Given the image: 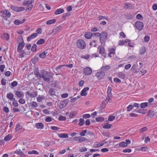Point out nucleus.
Listing matches in <instances>:
<instances>
[{
	"instance_id": "f257e3e1",
	"label": "nucleus",
	"mask_w": 157,
	"mask_h": 157,
	"mask_svg": "<svg viewBox=\"0 0 157 157\" xmlns=\"http://www.w3.org/2000/svg\"><path fill=\"white\" fill-rule=\"evenodd\" d=\"M34 74L38 79H39L42 78L43 80L47 82H49L50 79L52 78L53 76L51 73L44 70L41 71L40 73L37 68H35Z\"/></svg>"
},
{
	"instance_id": "f03ea898",
	"label": "nucleus",
	"mask_w": 157,
	"mask_h": 157,
	"mask_svg": "<svg viewBox=\"0 0 157 157\" xmlns=\"http://www.w3.org/2000/svg\"><path fill=\"white\" fill-rule=\"evenodd\" d=\"M17 42L19 44L17 47V51H19L20 50H22L25 45L22 36H20L18 38Z\"/></svg>"
},
{
	"instance_id": "7ed1b4c3",
	"label": "nucleus",
	"mask_w": 157,
	"mask_h": 157,
	"mask_svg": "<svg viewBox=\"0 0 157 157\" xmlns=\"http://www.w3.org/2000/svg\"><path fill=\"white\" fill-rule=\"evenodd\" d=\"M77 46L79 48L83 49L86 47V44L85 41L82 39H79L76 42Z\"/></svg>"
},
{
	"instance_id": "20e7f679",
	"label": "nucleus",
	"mask_w": 157,
	"mask_h": 157,
	"mask_svg": "<svg viewBox=\"0 0 157 157\" xmlns=\"http://www.w3.org/2000/svg\"><path fill=\"white\" fill-rule=\"evenodd\" d=\"M107 34L105 32H102L100 37V41L101 44L104 43L107 40Z\"/></svg>"
},
{
	"instance_id": "39448f33",
	"label": "nucleus",
	"mask_w": 157,
	"mask_h": 157,
	"mask_svg": "<svg viewBox=\"0 0 157 157\" xmlns=\"http://www.w3.org/2000/svg\"><path fill=\"white\" fill-rule=\"evenodd\" d=\"M10 9L13 11L16 12H20L24 11L25 8L23 7H18L15 6L11 5Z\"/></svg>"
},
{
	"instance_id": "423d86ee",
	"label": "nucleus",
	"mask_w": 157,
	"mask_h": 157,
	"mask_svg": "<svg viewBox=\"0 0 157 157\" xmlns=\"http://www.w3.org/2000/svg\"><path fill=\"white\" fill-rule=\"evenodd\" d=\"M0 13H2L3 14V17L6 21H7V18L9 17L11 15L10 11L6 10H2Z\"/></svg>"
},
{
	"instance_id": "0eeeda50",
	"label": "nucleus",
	"mask_w": 157,
	"mask_h": 157,
	"mask_svg": "<svg viewBox=\"0 0 157 157\" xmlns=\"http://www.w3.org/2000/svg\"><path fill=\"white\" fill-rule=\"evenodd\" d=\"M135 25L138 30L141 31L143 28L144 24L141 22L137 21L135 23Z\"/></svg>"
},
{
	"instance_id": "6e6552de",
	"label": "nucleus",
	"mask_w": 157,
	"mask_h": 157,
	"mask_svg": "<svg viewBox=\"0 0 157 157\" xmlns=\"http://www.w3.org/2000/svg\"><path fill=\"white\" fill-rule=\"evenodd\" d=\"M105 76V72L102 71L98 72L95 74V76L97 77V78L99 80L102 79Z\"/></svg>"
},
{
	"instance_id": "1a4fd4ad",
	"label": "nucleus",
	"mask_w": 157,
	"mask_h": 157,
	"mask_svg": "<svg viewBox=\"0 0 157 157\" xmlns=\"http://www.w3.org/2000/svg\"><path fill=\"white\" fill-rule=\"evenodd\" d=\"M83 73L85 75H88L92 73V70L89 67H86L83 69Z\"/></svg>"
},
{
	"instance_id": "9d476101",
	"label": "nucleus",
	"mask_w": 157,
	"mask_h": 157,
	"mask_svg": "<svg viewBox=\"0 0 157 157\" xmlns=\"http://www.w3.org/2000/svg\"><path fill=\"white\" fill-rule=\"evenodd\" d=\"M62 29L61 26H55L52 30V33L56 34L57 33L60 32Z\"/></svg>"
},
{
	"instance_id": "9b49d317",
	"label": "nucleus",
	"mask_w": 157,
	"mask_h": 157,
	"mask_svg": "<svg viewBox=\"0 0 157 157\" xmlns=\"http://www.w3.org/2000/svg\"><path fill=\"white\" fill-rule=\"evenodd\" d=\"M157 112H155V111L150 110L148 112L147 115L148 116L151 118H153L154 116L156 115Z\"/></svg>"
},
{
	"instance_id": "f8f14e48",
	"label": "nucleus",
	"mask_w": 157,
	"mask_h": 157,
	"mask_svg": "<svg viewBox=\"0 0 157 157\" xmlns=\"http://www.w3.org/2000/svg\"><path fill=\"white\" fill-rule=\"evenodd\" d=\"M68 102L69 100L68 99H65L63 101H60V105L62 106V108H60L62 109L65 107L68 103Z\"/></svg>"
},
{
	"instance_id": "ddd939ff",
	"label": "nucleus",
	"mask_w": 157,
	"mask_h": 157,
	"mask_svg": "<svg viewBox=\"0 0 157 157\" xmlns=\"http://www.w3.org/2000/svg\"><path fill=\"white\" fill-rule=\"evenodd\" d=\"M89 90V88L88 87H86L84 88L83 90L81 91L80 93V95L82 96H85L87 94V93L86 92L87 91Z\"/></svg>"
},
{
	"instance_id": "4468645a",
	"label": "nucleus",
	"mask_w": 157,
	"mask_h": 157,
	"mask_svg": "<svg viewBox=\"0 0 157 157\" xmlns=\"http://www.w3.org/2000/svg\"><path fill=\"white\" fill-rule=\"evenodd\" d=\"M15 94L18 98H22L24 96V93L22 91H16L15 92Z\"/></svg>"
},
{
	"instance_id": "2eb2a0df",
	"label": "nucleus",
	"mask_w": 157,
	"mask_h": 157,
	"mask_svg": "<svg viewBox=\"0 0 157 157\" xmlns=\"http://www.w3.org/2000/svg\"><path fill=\"white\" fill-rule=\"evenodd\" d=\"M38 36L37 33H34L32 34L30 36L27 38V40L28 42L30 41L32 39Z\"/></svg>"
},
{
	"instance_id": "dca6fc26",
	"label": "nucleus",
	"mask_w": 157,
	"mask_h": 157,
	"mask_svg": "<svg viewBox=\"0 0 157 157\" xmlns=\"http://www.w3.org/2000/svg\"><path fill=\"white\" fill-rule=\"evenodd\" d=\"M34 0H25L23 3V4L24 6H26L32 4L34 2Z\"/></svg>"
},
{
	"instance_id": "f3484780",
	"label": "nucleus",
	"mask_w": 157,
	"mask_h": 157,
	"mask_svg": "<svg viewBox=\"0 0 157 157\" xmlns=\"http://www.w3.org/2000/svg\"><path fill=\"white\" fill-rule=\"evenodd\" d=\"M7 98L9 99L11 101H13L15 99V98H13L14 95L11 93H9L7 94Z\"/></svg>"
},
{
	"instance_id": "a211bd4d",
	"label": "nucleus",
	"mask_w": 157,
	"mask_h": 157,
	"mask_svg": "<svg viewBox=\"0 0 157 157\" xmlns=\"http://www.w3.org/2000/svg\"><path fill=\"white\" fill-rule=\"evenodd\" d=\"M36 126L38 129H42L44 128V125L42 123H38L36 124Z\"/></svg>"
},
{
	"instance_id": "6ab92c4d",
	"label": "nucleus",
	"mask_w": 157,
	"mask_h": 157,
	"mask_svg": "<svg viewBox=\"0 0 157 157\" xmlns=\"http://www.w3.org/2000/svg\"><path fill=\"white\" fill-rule=\"evenodd\" d=\"M93 34L90 32H87L85 34V37L87 39H90L92 37Z\"/></svg>"
},
{
	"instance_id": "aec40b11",
	"label": "nucleus",
	"mask_w": 157,
	"mask_h": 157,
	"mask_svg": "<svg viewBox=\"0 0 157 157\" xmlns=\"http://www.w3.org/2000/svg\"><path fill=\"white\" fill-rule=\"evenodd\" d=\"M48 93L50 95L52 96L56 95V92L54 88H51L49 90Z\"/></svg>"
},
{
	"instance_id": "412c9836",
	"label": "nucleus",
	"mask_w": 157,
	"mask_h": 157,
	"mask_svg": "<svg viewBox=\"0 0 157 157\" xmlns=\"http://www.w3.org/2000/svg\"><path fill=\"white\" fill-rule=\"evenodd\" d=\"M124 8L126 9H129L131 10L133 8V6L131 3H127L124 6Z\"/></svg>"
},
{
	"instance_id": "4be33fe9",
	"label": "nucleus",
	"mask_w": 157,
	"mask_h": 157,
	"mask_svg": "<svg viewBox=\"0 0 157 157\" xmlns=\"http://www.w3.org/2000/svg\"><path fill=\"white\" fill-rule=\"evenodd\" d=\"M48 52L46 50L45 51L39 55V56L40 58L42 59L44 58L46 56V54H47Z\"/></svg>"
},
{
	"instance_id": "5701e85b",
	"label": "nucleus",
	"mask_w": 157,
	"mask_h": 157,
	"mask_svg": "<svg viewBox=\"0 0 157 157\" xmlns=\"http://www.w3.org/2000/svg\"><path fill=\"white\" fill-rule=\"evenodd\" d=\"M64 10L62 9H59L55 12L54 13L56 15L59 14L63 13L64 12Z\"/></svg>"
},
{
	"instance_id": "b1692460",
	"label": "nucleus",
	"mask_w": 157,
	"mask_h": 157,
	"mask_svg": "<svg viewBox=\"0 0 157 157\" xmlns=\"http://www.w3.org/2000/svg\"><path fill=\"white\" fill-rule=\"evenodd\" d=\"M58 136L61 138H67L68 137V135L67 133H61L58 134Z\"/></svg>"
},
{
	"instance_id": "393cba45",
	"label": "nucleus",
	"mask_w": 157,
	"mask_h": 157,
	"mask_svg": "<svg viewBox=\"0 0 157 157\" xmlns=\"http://www.w3.org/2000/svg\"><path fill=\"white\" fill-rule=\"evenodd\" d=\"M146 50L145 47H142L140 51V55H143L145 53Z\"/></svg>"
},
{
	"instance_id": "a878e982",
	"label": "nucleus",
	"mask_w": 157,
	"mask_h": 157,
	"mask_svg": "<svg viewBox=\"0 0 157 157\" xmlns=\"http://www.w3.org/2000/svg\"><path fill=\"white\" fill-rule=\"evenodd\" d=\"M110 68V66L109 65H106L105 66H103L101 68V69L103 71H106L109 69Z\"/></svg>"
},
{
	"instance_id": "bb28decb",
	"label": "nucleus",
	"mask_w": 157,
	"mask_h": 157,
	"mask_svg": "<svg viewBox=\"0 0 157 157\" xmlns=\"http://www.w3.org/2000/svg\"><path fill=\"white\" fill-rule=\"evenodd\" d=\"M109 97L108 95L107 97L106 98V99H105L102 102V104L103 105H104V106H105L108 103V102L109 101Z\"/></svg>"
},
{
	"instance_id": "cd10ccee",
	"label": "nucleus",
	"mask_w": 157,
	"mask_h": 157,
	"mask_svg": "<svg viewBox=\"0 0 157 157\" xmlns=\"http://www.w3.org/2000/svg\"><path fill=\"white\" fill-rule=\"evenodd\" d=\"M39 59L38 56H36L34 58L32 59V63L34 64L38 62Z\"/></svg>"
},
{
	"instance_id": "c85d7f7f",
	"label": "nucleus",
	"mask_w": 157,
	"mask_h": 157,
	"mask_svg": "<svg viewBox=\"0 0 157 157\" xmlns=\"http://www.w3.org/2000/svg\"><path fill=\"white\" fill-rule=\"evenodd\" d=\"M100 49L99 52L101 54H103L105 53V48L104 47L99 46L98 48Z\"/></svg>"
},
{
	"instance_id": "c756f323",
	"label": "nucleus",
	"mask_w": 157,
	"mask_h": 157,
	"mask_svg": "<svg viewBox=\"0 0 157 157\" xmlns=\"http://www.w3.org/2000/svg\"><path fill=\"white\" fill-rule=\"evenodd\" d=\"M56 21L55 19H52L48 20L46 22V24L47 25H51L52 24L54 23Z\"/></svg>"
},
{
	"instance_id": "7c9ffc66",
	"label": "nucleus",
	"mask_w": 157,
	"mask_h": 157,
	"mask_svg": "<svg viewBox=\"0 0 157 157\" xmlns=\"http://www.w3.org/2000/svg\"><path fill=\"white\" fill-rule=\"evenodd\" d=\"M45 42V41L43 39H41L38 40L36 43V44L37 45H40L44 43Z\"/></svg>"
},
{
	"instance_id": "2f4dec72",
	"label": "nucleus",
	"mask_w": 157,
	"mask_h": 157,
	"mask_svg": "<svg viewBox=\"0 0 157 157\" xmlns=\"http://www.w3.org/2000/svg\"><path fill=\"white\" fill-rule=\"evenodd\" d=\"M117 76L119 78L122 79H124L125 78V76L124 74L122 72H119Z\"/></svg>"
},
{
	"instance_id": "473e14b6",
	"label": "nucleus",
	"mask_w": 157,
	"mask_h": 157,
	"mask_svg": "<svg viewBox=\"0 0 157 157\" xmlns=\"http://www.w3.org/2000/svg\"><path fill=\"white\" fill-rule=\"evenodd\" d=\"M136 111L137 110H136ZM136 112L144 114L147 113V110L144 109H140L138 110H137V111H136Z\"/></svg>"
},
{
	"instance_id": "72a5a7b5",
	"label": "nucleus",
	"mask_w": 157,
	"mask_h": 157,
	"mask_svg": "<svg viewBox=\"0 0 157 157\" xmlns=\"http://www.w3.org/2000/svg\"><path fill=\"white\" fill-rule=\"evenodd\" d=\"M20 53L19 56L21 58H23L24 57V55L25 53V51L23 50H20L19 51H18Z\"/></svg>"
},
{
	"instance_id": "f704fd0d",
	"label": "nucleus",
	"mask_w": 157,
	"mask_h": 157,
	"mask_svg": "<svg viewBox=\"0 0 157 157\" xmlns=\"http://www.w3.org/2000/svg\"><path fill=\"white\" fill-rule=\"evenodd\" d=\"M37 50V46L36 44H34L31 48V51L33 52H36Z\"/></svg>"
},
{
	"instance_id": "c9c22d12",
	"label": "nucleus",
	"mask_w": 157,
	"mask_h": 157,
	"mask_svg": "<svg viewBox=\"0 0 157 157\" xmlns=\"http://www.w3.org/2000/svg\"><path fill=\"white\" fill-rule=\"evenodd\" d=\"M148 106L147 102H144L141 103L140 105V107L142 108H145Z\"/></svg>"
},
{
	"instance_id": "e433bc0d",
	"label": "nucleus",
	"mask_w": 157,
	"mask_h": 157,
	"mask_svg": "<svg viewBox=\"0 0 157 157\" xmlns=\"http://www.w3.org/2000/svg\"><path fill=\"white\" fill-rule=\"evenodd\" d=\"M147 130V127H144L141 128L139 130V132L140 133H142L144 132Z\"/></svg>"
},
{
	"instance_id": "4c0bfd02",
	"label": "nucleus",
	"mask_w": 157,
	"mask_h": 157,
	"mask_svg": "<svg viewBox=\"0 0 157 157\" xmlns=\"http://www.w3.org/2000/svg\"><path fill=\"white\" fill-rule=\"evenodd\" d=\"M3 36L7 40H8L9 39L10 36L8 33H3Z\"/></svg>"
},
{
	"instance_id": "58836bf2",
	"label": "nucleus",
	"mask_w": 157,
	"mask_h": 157,
	"mask_svg": "<svg viewBox=\"0 0 157 157\" xmlns=\"http://www.w3.org/2000/svg\"><path fill=\"white\" fill-rule=\"evenodd\" d=\"M18 83L16 81H14L11 83V88H13L16 86L17 85Z\"/></svg>"
},
{
	"instance_id": "ea45409f",
	"label": "nucleus",
	"mask_w": 157,
	"mask_h": 157,
	"mask_svg": "<svg viewBox=\"0 0 157 157\" xmlns=\"http://www.w3.org/2000/svg\"><path fill=\"white\" fill-rule=\"evenodd\" d=\"M112 125V124H105L103 126V128L105 129H108L111 128Z\"/></svg>"
},
{
	"instance_id": "a19ab883",
	"label": "nucleus",
	"mask_w": 157,
	"mask_h": 157,
	"mask_svg": "<svg viewBox=\"0 0 157 157\" xmlns=\"http://www.w3.org/2000/svg\"><path fill=\"white\" fill-rule=\"evenodd\" d=\"M28 153L29 154H34L36 155H38L39 153L36 151L35 150H32V151H29L28 152Z\"/></svg>"
},
{
	"instance_id": "79ce46f5",
	"label": "nucleus",
	"mask_w": 157,
	"mask_h": 157,
	"mask_svg": "<svg viewBox=\"0 0 157 157\" xmlns=\"http://www.w3.org/2000/svg\"><path fill=\"white\" fill-rule=\"evenodd\" d=\"M80 122L78 123L79 126H82L84 124V120L83 118H80L79 120Z\"/></svg>"
},
{
	"instance_id": "37998d69",
	"label": "nucleus",
	"mask_w": 157,
	"mask_h": 157,
	"mask_svg": "<svg viewBox=\"0 0 157 157\" xmlns=\"http://www.w3.org/2000/svg\"><path fill=\"white\" fill-rule=\"evenodd\" d=\"M87 140V139L85 137H80H80L79 138V139H78V141L80 143H81V142L85 141Z\"/></svg>"
},
{
	"instance_id": "c03bdc74",
	"label": "nucleus",
	"mask_w": 157,
	"mask_h": 157,
	"mask_svg": "<svg viewBox=\"0 0 157 157\" xmlns=\"http://www.w3.org/2000/svg\"><path fill=\"white\" fill-rule=\"evenodd\" d=\"M11 139L10 135H8L6 136L4 138V140L5 141H7L11 140Z\"/></svg>"
},
{
	"instance_id": "a18cd8bd",
	"label": "nucleus",
	"mask_w": 157,
	"mask_h": 157,
	"mask_svg": "<svg viewBox=\"0 0 157 157\" xmlns=\"http://www.w3.org/2000/svg\"><path fill=\"white\" fill-rule=\"evenodd\" d=\"M119 146L122 147H126L127 146L126 142H121L119 145Z\"/></svg>"
},
{
	"instance_id": "49530a36",
	"label": "nucleus",
	"mask_w": 157,
	"mask_h": 157,
	"mask_svg": "<svg viewBox=\"0 0 157 157\" xmlns=\"http://www.w3.org/2000/svg\"><path fill=\"white\" fill-rule=\"evenodd\" d=\"M96 121L98 122H101L104 120V118L103 117H101L96 118Z\"/></svg>"
},
{
	"instance_id": "de8ad7c7",
	"label": "nucleus",
	"mask_w": 157,
	"mask_h": 157,
	"mask_svg": "<svg viewBox=\"0 0 157 157\" xmlns=\"http://www.w3.org/2000/svg\"><path fill=\"white\" fill-rule=\"evenodd\" d=\"M13 101L12 103L13 105L15 107H17L18 106L17 101L15 99L14 100H13Z\"/></svg>"
},
{
	"instance_id": "09e8293b",
	"label": "nucleus",
	"mask_w": 157,
	"mask_h": 157,
	"mask_svg": "<svg viewBox=\"0 0 157 157\" xmlns=\"http://www.w3.org/2000/svg\"><path fill=\"white\" fill-rule=\"evenodd\" d=\"M14 23L16 25H19L20 24H22L21 21L19 20H15L14 21Z\"/></svg>"
},
{
	"instance_id": "8fccbe9b",
	"label": "nucleus",
	"mask_w": 157,
	"mask_h": 157,
	"mask_svg": "<svg viewBox=\"0 0 157 157\" xmlns=\"http://www.w3.org/2000/svg\"><path fill=\"white\" fill-rule=\"evenodd\" d=\"M115 116L112 115H110L108 117V120L109 121H112L115 119Z\"/></svg>"
},
{
	"instance_id": "3c124183",
	"label": "nucleus",
	"mask_w": 157,
	"mask_h": 157,
	"mask_svg": "<svg viewBox=\"0 0 157 157\" xmlns=\"http://www.w3.org/2000/svg\"><path fill=\"white\" fill-rule=\"evenodd\" d=\"M19 100V102L21 104H24L25 103V99L22 98H20Z\"/></svg>"
},
{
	"instance_id": "603ef678",
	"label": "nucleus",
	"mask_w": 157,
	"mask_h": 157,
	"mask_svg": "<svg viewBox=\"0 0 157 157\" xmlns=\"http://www.w3.org/2000/svg\"><path fill=\"white\" fill-rule=\"evenodd\" d=\"M133 108V106L132 105H129L127 108V111H129L132 110Z\"/></svg>"
},
{
	"instance_id": "864d4df0",
	"label": "nucleus",
	"mask_w": 157,
	"mask_h": 157,
	"mask_svg": "<svg viewBox=\"0 0 157 157\" xmlns=\"http://www.w3.org/2000/svg\"><path fill=\"white\" fill-rule=\"evenodd\" d=\"M21 129V125L19 124H17L15 128V130L16 131H19V130Z\"/></svg>"
},
{
	"instance_id": "5fc2aeb1",
	"label": "nucleus",
	"mask_w": 157,
	"mask_h": 157,
	"mask_svg": "<svg viewBox=\"0 0 157 157\" xmlns=\"http://www.w3.org/2000/svg\"><path fill=\"white\" fill-rule=\"evenodd\" d=\"M87 132V130H85L81 131V132L80 133V134L81 136H85V134Z\"/></svg>"
},
{
	"instance_id": "6e6d98bb",
	"label": "nucleus",
	"mask_w": 157,
	"mask_h": 157,
	"mask_svg": "<svg viewBox=\"0 0 157 157\" xmlns=\"http://www.w3.org/2000/svg\"><path fill=\"white\" fill-rule=\"evenodd\" d=\"M70 14L69 13H65L63 14L62 16V18H65L67 17H69L70 15Z\"/></svg>"
},
{
	"instance_id": "4d7b16f0",
	"label": "nucleus",
	"mask_w": 157,
	"mask_h": 157,
	"mask_svg": "<svg viewBox=\"0 0 157 157\" xmlns=\"http://www.w3.org/2000/svg\"><path fill=\"white\" fill-rule=\"evenodd\" d=\"M115 49L114 48H112L110 49L109 50V52H110L111 54H114L115 53Z\"/></svg>"
},
{
	"instance_id": "13d9d810",
	"label": "nucleus",
	"mask_w": 157,
	"mask_h": 157,
	"mask_svg": "<svg viewBox=\"0 0 157 157\" xmlns=\"http://www.w3.org/2000/svg\"><path fill=\"white\" fill-rule=\"evenodd\" d=\"M90 57V56L89 55L87 54L83 56H82L81 58H84L85 59H88Z\"/></svg>"
},
{
	"instance_id": "bf43d9fd",
	"label": "nucleus",
	"mask_w": 157,
	"mask_h": 157,
	"mask_svg": "<svg viewBox=\"0 0 157 157\" xmlns=\"http://www.w3.org/2000/svg\"><path fill=\"white\" fill-rule=\"evenodd\" d=\"M87 150V149L86 147H82L79 150V151L80 152H82L86 151Z\"/></svg>"
},
{
	"instance_id": "052dcab7",
	"label": "nucleus",
	"mask_w": 157,
	"mask_h": 157,
	"mask_svg": "<svg viewBox=\"0 0 157 157\" xmlns=\"http://www.w3.org/2000/svg\"><path fill=\"white\" fill-rule=\"evenodd\" d=\"M14 154H17L19 155H20V153H22V151H21V149H18V150H16L15 151L13 152Z\"/></svg>"
},
{
	"instance_id": "680f3d73",
	"label": "nucleus",
	"mask_w": 157,
	"mask_h": 157,
	"mask_svg": "<svg viewBox=\"0 0 157 157\" xmlns=\"http://www.w3.org/2000/svg\"><path fill=\"white\" fill-rule=\"evenodd\" d=\"M132 17L133 16L132 15L130 14H129L127 16L126 18L127 19L130 20L132 19Z\"/></svg>"
},
{
	"instance_id": "e2e57ef3",
	"label": "nucleus",
	"mask_w": 157,
	"mask_h": 157,
	"mask_svg": "<svg viewBox=\"0 0 157 157\" xmlns=\"http://www.w3.org/2000/svg\"><path fill=\"white\" fill-rule=\"evenodd\" d=\"M6 79L4 78H2L1 81V84L2 85H5L6 84Z\"/></svg>"
},
{
	"instance_id": "0e129e2a",
	"label": "nucleus",
	"mask_w": 157,
	"mask_h": 157,
	"mask_svg": "<svg viewBox=\"0 0 157 157\" xmlns=\"http://www.w3.org/2000/svg\"><path fill=\"white\" fill-rule=\"evenodd\" d=\"M83 118L84 119L89 118L90 117V115L89 114H84L83 115Z\"/></svg>"
},
{
	"instance_id": "69168bd1",
	"label": "nucleus",
	"mask_w": 157,
	"mask_h": 157,
	"mask_svg": "<svg viewBox=\"0 0 157 157\" xmlns=\"http://www.w3.org/2000/svg\"><path fill=\"white\" fill-rule=\"evenodd\" d=\"M37 106V104L36 102L35 101H33L32 102L31 106L32 107H36Z\"/></svg>"
},
{
	"instance_id": "338daca9",
	"label": "nucleus",
	"mask_w": 157,
	"mask_h": 157,
	"mask_svg": "<svg viewBox=\"0 0 157 157\" xmlns=\"http://www.w3.org/2000/svg\"><path fill=\"white\" fill-rule=\"evenodd\" d=\"M131 149L129 148H127L126 149H124L123 150V152L124 153H126L128 152V153H130L131 151Z\"/></svg>"
},
{
	"instance_id": "774afa93",
	"label": "nucleus",
	"mask_w": 157,
	"mask_h": 157,
	"mask_svg": "<svg viewBox=\"0 0 157 157\" xmlns=\"http://www.w3.org/2000/svg\"><path fill=\"white\" fill-rule=\"evenodd\" d=\"M150 39V37L148 36H145L144 38V40L145 42H148Z\"/></svg>"
}]
</instances>
